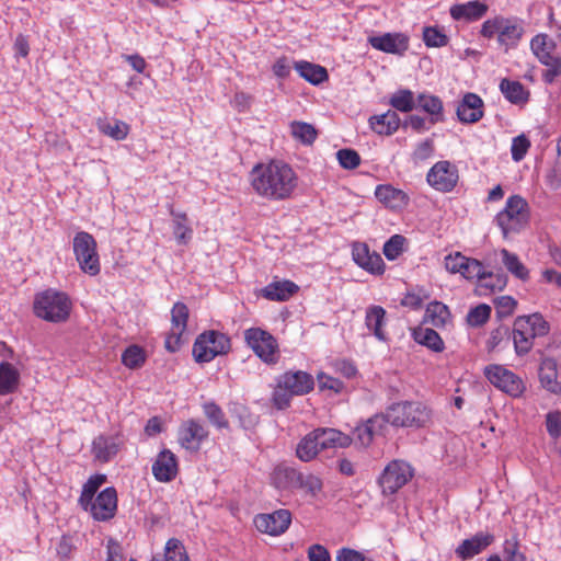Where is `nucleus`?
Instances as JSON below:
<instances>
[{"label": "nucleus", "instance_id": "37", "mask_svg": "<svg viewBox=\"0 0 561 561\" xmlns=\"http://www.w3.org/2000/svg\"><path fill=\"white\" fill-rule=\"evenodd\" d=\"M412 336L416 343L426 346L435 353H440L445 350L443 339L434 329L419 327L413 330Z\"/></svg>", "mask_w": 561, "mask_h": 561}, {"label": "nucleus", "instance_id": "9", "mask_svg": "<svg viewBox=\"0 0 561 561\" xmlns=\"http://www.w3.org/2000/svg\"><path fill=\"white\" fill-rule=\"evenodd\" d=\"M414 477V468L401 459L391 460L381 471L377 483L383 496L398 493Z\"/></svg>", "mask_w": 561, "mask_h": 561}, {"label": "nucleus", "instance_id": "39", "mask_svg": "<svg viewBox=\"0 0 561 561\" xmlns=\"http://www.w3.org/2000/svg\"><path fill=\"white\" fill-rule=\"evenodd\" d=\"M295 68L299 76L313 85H319L329 79L328 71L324 67L309 61H298Z\"/></svg>", "mask_w": 561, "mask_h": 561}, {"label": "nucleus", "instance_id": "59", "mask_svg": "<svg viewBox=\"0 0 561 561\" xmlns=\"http://www.w3.org/2000/svg\"><path fill=\"white\" fill-rule=\"evenodd\" d=\"M463 268H461L460 273L466 279H474L479 280L481 277L484 266L483 264L473 257H465V262L462 264Z\"/></svg>", "mask_w": 561, "mask_h": 561}, {"label": "nucleus", "instance_id": "38", "mask_svg": "<svg viewBox=\"0 0 561 561\" xmlns=\"http://www.w3.org/2000/svg\"><path fill=\"white\" fill-rule=\"evenodd\" d=\"M300 473L295 468L279 465L274 468L271 478L277 489L285 490L297 486Z\"/></svg>", "mask_w": 561, "mask_h": 561}, {"label": "nucleus", "instance_id": "34", "mask_svg": "<svg viewBox=\"0 0 561 561\" xmlns=\"http://www.w3.org/2000/svg\"><path fill=\"white\" fill-rule=\"evenodd\" d=\"M298 290L291 280L273 282L261 289V296L271 301H286Z\"/></svg>", "mask_w": 561, "mask_h": 561}, {"label": "nucleus", "instance_id": "49", "mask_svg": "<svg viewBox=\"0 0 561 561\" xmlns=\"http://www.w3.org/2000/svg\"><path fill=\"white\" fill-rule=\"evenodd\" d=\"M99 129L102 134L115 139L124 140L129 134V125L123 121L102 122L99 124Z\"/></svg>", "mask_w": 561, "mask_h": 561}, {"label": "nucleus", "instance_id": "30", "mask_svg": "<svg viewBox=\"0 0 561 561\" xmlns=\"http://www.w3.org/2000/svg\"><path fill=\"white\" fill-rule=\"evenodd\" d=\"M169 213L172 217V231L178 244H188L193 238V229L187 214L175 210L173 205H169Z\"/></svg>", "mask_w": 561, "mask_h": 561}, {"label": "nucleus", "instance_id": "54", "mask_svg": "<svg viewBox=\"0 0 561 561\" xmlns=\"http://www.w3.org/2000/svg\"><path fill=\"white\" fill-rule=\"evenodd\" d=\"M296 488L305 490L306 494L311 497H317L318 494L322 491L323 482L319 477L314 474L300 473Z\"/></svg>", "mask_w": 561, "mask_h": 561}, {"label": "nucleus", "instance_id": "10", "mask_svg": "<svg viewBox=\"0 0 561 561\" xmlns=\"http://www.w3.org/2000/svg\"><path fill=\"white\" fill-rule=\"evenodd\" d=\"M73 252L82 272L95 276L101 271L98 245L93 236L79 231L73 238Z\"/></svg>", "mask_w": 561, "mask_h": 561}, {"label": "nucleus", "instance_id": "40", "mask_svg": "<svg viewBox=\"0 0 561 561\" xmlns=\"http://www.w3.org/2000/svg\"><path fill=\"white\" fill-rule=\"evenodd\" d=\"M450 318V311L448 307L440 301H432L427 305L424 322H427L436 328H443Z\"/></svg>", "mask_w": 561, "mask_h": 561}, {"label": "nucleus", "instance_id": "25", "mask_svg": "<svg viewBox=\"0 0 561 561\" xmlns=\"http://www.w3.org/2000/svg\"><path fill=\"white\" fill-rule=\"evenodd\" d=\"M488 10L489 5L485 2L472 0L466 3L451 5L449 14L455 21L470 23L482 19L486 14Z\"/></svg>", "mask_w": 561, "mask_h": 561}, {"label": "nucleus", "instance_id": "43", "mask_svg": "<svg viewBox=\"0 0 561 561\" xmlns=\"http://www.w3.org/2000/svg\"><path fill=\"white\" fill-rule=\"evenodd\" d=\"M313 435L314 432L312 431L301 438L297 445L296 455L301 461H311L321 450L320 445L318 444V438Z\"/></svg>", "mask_w": 561, "mask_h": 561}, {"label": "nucleus", "instance_id": "20", "mask_svg": "<svg viewBox=\"0 0 561 561\" xmlns=\"http://www.w3.org/2000/svg\"><path fill=\"white\" fill-rule=\"evenodd\" d=\"M494 540L493 534L479 531L472 537L462 540L456 548L455 553L461 560H469L490 547Z\"/></svg>", "mask_w": 561, "mask_h": 561}, {"label": "nucleus", "instance_id": "13", "mask_svg": "<svg viewBox=\"0 0 561 561\" xmlns=\"http://www.w3.org/2000/svg\"><path fill=\"white\" fill-rule=\"evenodd\" d=\"M459 181V170L448 160H440L433 164L426 174L427 184L437 192L449 193L454 191Z\"/></svg>", "mask_w": 561, "mask_h": 561}, {"label": "nucleus", "instance_id": "6", "mask_svg": "<svg viewBox=\"0 0 561 561\" xmlns=\"http://www.w3.org/2000/svg\"><path fill=\"white\" fill-rule=\"evenodd\" d=\"M386 426L423 427L431 419L430 410L421 402L402 401L392 404L382 414Z\"/></svg>", "mask_w": 561, "mask_h": 561}, {"label": "nucleus", "instance_id": "4", "mask_svg": "<svg viewBox=\"0 0 561 561\" xmlns=\"http://www.w3.org/2000/svg\"><path fill=\"white\" fill-rule=\"evenodd\" d=\"M549 331V323L538 312L517 317L512 331L516 354L518 356L528 354L534 346L535 339L546 336Z\"/></svg>", "mask_w": 561, "mask_h": 561}, {"label": "nucleus", "instance_id": "48", "mask_svg": "<svg viewBox=\"0 0 561 561\" xmlns=\"http://www.w3.org/2000/svg\"><path fill=\"white\" fill-rule=\"evenodd\" d=\"M146 353L138 345L128 346L122 354V363L129 369L140 368L146 362Z\"/></svg>", "mask_w": 561, "mask_h": 561}, {"label": "nucleus", "instance_id": "55", "mask_svg": "<svg viewBox=\"0 0 561 561\" xmlns=\"http://www.w3.org/2000/svg\"><path fill=\"white\" fill-rule=\"evenodd\" d=\"M491 316V307L486 304H481L471 308L467 314V322L473 328H478L488 322Z\"/></svg>", "mask_w": 561, "mask_h": 561}, {"label": "nucleus", "instance_id": "8", "mask_svg": "<svg viewBox=\"0 0 561 561\" xmlns=\"http://www.w3.org/2000/svg\"><path fill=\"white\" fill-rule=\"evenodd\" d=\"M528 220V204L519 195L510 196L506 201L505 208L495 217V221L505 238H507L510 233L519 232L526 227Z\"/></svg>", "mask_w": 561, "mask_h": 561}, {"label": "nucleus", "instance_id": "46", "mask_svg": "<svg viewBox=\"0 0 561 561\" xmlns=\"http://www.w3.org/2000/svg\"><path fill=\"white\" fill-rule=\"evenodd\" d=\"M229 412L233 417H237L240 426L244 430L254 427L259 417L253 414L248 407L242 403L233 402L229 405Z\"/></svg>", "mask_w": 561, "mask_h": 561}, {"label": "nucleus", "instance_id": "33", "mask_svg": "<svg viewBox=\"0 0 561 561\" xmlns=\"http://www.w3.org/2000/svg\"><path fill=\"white\" fill-rule=\"evenodd\" d=\"M401 125V119L396 111L388 110L381 115H374L369 118L370 128L385 136L394 134Z\"/></svg>", "mask_w": 561, "mask_h": 561}, {"label": "nucleus", "instance_id": "17", "mask_svg": "<svg viewBox=\"0 0 561 561\" xmlns=\"http://www.w3.org/2000/svg\"><path fill=\"white\" fill-rule=\"evenodd\" d=\"M387 430L382 414H375L353 430L351 436L352 443L367 448L371 445L375 437L385 436Z\"/></svg>", "mask_w": 561, "mask_h": 561}, {"label": "nucleus", "instance_id": "61", "mask_svg": "<svg viewBox=\"0 0 561 561\" xmlns=\"http://www.w3.org/2000/svg\"><path fill=\"white\" fill-rule=\"evenodd\" d=\"M511 337V332L508 327L500 325L496 329L492 330L490 333V337L486 342V347L489 352L494 351L496 347L501 345L503 341L508 343Z\"/></svg>", "mask_w": 561, "mask_h": 561}, {"label": "nucleus", "instance_id": "36", "mask_svg": "<svg viewBox=\"0 0 561 561\" xmlns=\"http://www.w3.org/2000/svg\"><path fill=\"white\" fill-rule=\"evenodd\" d=\"M20 385V371L9 362L0 363V396L16 392Z\"/></svg>", "mask_w": 561, "mask_h": 561}, {"label": "nucleus", "instance_id": "24", "mask_svg": "<svg viewBox=\"0 0 561 561\" xmlns=\"http://www.w3.org/2000/svg\"><path fill=\"white\" fill-rule=\"evenodd\" d=\"M387 325V311L383 307L371 305L366 308L365 327L368 332L380 342H388L389 336L385 330Z\"/></svg>", "mask_w": 561, "mask_h": 561}, {"label": "nucleus", "instance_id": "12", "mask_svg": "<svg viewBox=\"0 0 561 561\" xmlns=\"http://www.w3.org/2000/svg\"><path fill=\"white\" fill-rule=\"evenodd\" d=\"M484 376L491 385L512 398L522 397L526 390L524 380L502 365L491 364L485 366Z\"/></svg>", "mask_w": 561, "mask_h": 561}, {"label": "nucleus", "instance_id": "22", "mask_svg": "<svg viewBox=\"0 0 561 561\" xmlns=\"http://www.w3.org/2000/svg\"><path fill=\"white\" fill-rule=\"evenodd\" d=\"M483 100L476 93L468 92L459 102L456 114L463 124H473L483 117Z\"/></svg>", "mask_w": 561, "mask_h": 561}, {"label": "nucleus", "instance_id": "2", "mask_svg": "<svg viewBox=\"0 0 561 561\" xmlns=\"http://www.w3.org/2000/svg\"><path fill=\"white\" fill-rule=\"evenodd\" d=\"M314 388L313 376L304 370H287L275 379L271 402L279 411L290 407L294 397L308 394Z\"/></svg>", "mask_w": 561, "mask_h": 561}, {"label": "nucleus", "instance_id": "50", "mask_svg": "<svg viewBox=\"0 0 561 561\" xmlns=\"http://www.w3.org/2000/svg\"><path fill=\"white\" fill-rule=\"evenodd\" d=\"M525 550L526 548L519 543L516 536L505 539L503 543L504 561H527Z\"/></svg>", "mask_w": 561, "mask_h": 561}, {"label": "nucleus", "instance_id": "56", "mask_svg": "<svg viewBox=\"0 0 561 561\" xmlns=\"http://www.w3.org/2000/svg\"><path fill=\"white\" fill-rule=\"evenodd\" d=\"M405 242V238L401 234H393L389 240H387L383 244V254L389 261H393L399 257V255L403 252V245Z\"/></svg>", "mask_w": 561, "mask_h": 561}, {"label": "nucleus", "instance_id": "7", "mask_svg": "<svg viewBox=\"0 0 561 561\" xmlns=\"http://www.w3.org/2000/svg\"><path fill=\"white\" fill-rule=\"evenodd\" d=\"M231 350L230 337L217 330H208L198 334L193 344V356L196 363L211 362L219 355H226Z\"/></svg>", "mask_w": 561, "mask_h": 561}, {"label": "nucleus", "instance_id": "63", "mask_svg": "<svg viewBox=\"0 0 561 561\" xmlns=\"http://www.w3.org/2000/svg\"><path fill=\"white\" fill-rule=\"evenodd\" d=\"M546 428L549 436L558 439L561 436V412L552 411L546 415Z\"/></svg>", "mask_w": 561, "mask_h": 561}, {"label": "nucleus", "instance_id": "3", "mask_svg": "<svg viewBox=\"0 0 561 561\" xmlns=\"http://www.w3.org/2000/svg\"><path fill=\"white\" fill-rule=\"evenodd\" d=\"M69 296L54 288H47L35 294L33 300L34 314L47 322L61 323L69 319L71 311Z\"/></svg>", "mask_w": 561, "mask_h": 561}, {"label": "nucleus", "instance_id": "27", "mask_svg": "<svg viewBox=\"0 0 561 561\" xmlns=\"http://www.w3.org/2000/svg\"><path fill=\"white\" fill-rule=\"evenodd\" d=\"M375 196L380 203L391 209L403 208L410 202V197L405 192L390 184L378 185L375 190Z\"/></svg>", "mask_w": 561, "mask_h": 561}, {"label": "nucleus", "instance_id": "41", "mask_svg": "<svg viewBox=\"0 0 561 561\" xmlns=\"http://www.w3.org/2000/svg\"><path fill=\"white\" fill-rule=\"evenodd\" d=\"M502 263L506 270L520 280H527L529 278L528 268L522 263L517 254L510 252L506 249L501 250Z\"/></svg>", "mask_w": 561, "mask_h": 561}, {"label": "nucleus", "instance_id": "29", "mask_svg": "<svg viewBox=\"0 0 561 561\" xmlns=\"http://www.w3.org/2000/svg\"><path fill=\"white\" fill-rule=\"evenodd\" d=\"M416 108L430 115L431 125L445 122L443 101L433 94L420 93L416 98Z\"/></svg>", "mask_w": 561, "mask_h": 561}, {"label": "nucleus", "instance_id": "23", "mask_svg": "<svg viewBox=\"0 0 561 561\" xmlns=\"http://www.w3.org/2000/svg\"><path fill=\"white\" fill-rule=\"evenodd\" d=\"M178 470V458L170 449L161 450L152 463V474L159 482L172 481L175 479Z\"/></svg>", "mask_w": 561, "mask_h": 561}, {"label": "nucleus", "instance_id": "51", "mask_svg": "<svg viewBox=\"0 0 561 561\" xmlns=\"http://www.w3.org/2000/svg\"><path fill=\"white\" fill-rule=\"evenodd\" d=\"M163 561H190L183 542L178 538H170L165 543Z\"/></svg>", "mask_w": 561, "mask_h": 561}, {"label": "nucleus", "instance_id": "44", "mask_svg": "<svg viewBox=\"0 0 561 561\" xmlns=\"http://www.w3.org/2000/svg\"><path fill=\"white\" fill-rule=\"evenodd\" d=\"M389 104L399 112L409 113L415 108L416 99L409 89L397 90L389 99Z\"/></svg>", "mask_w": 561, "mask_h": 561}, {"label": "nucleus", "instance_id": "28", "mask_svg": "<svg viewBox=\"0 0 561 561\" xmlns=\"http://www.w3.org/2000/svg\"><path fill=\"white\" fill-rule=\"evenodd\" d=\"M313 436L318 438L321 450L335 447L346 448L352 444L350 435L335 428L320 427L313 430Z\"/></svg>", "mask_w": 561, "mask_h": 561}, {"label": "nucleus", "instance_id": "47", "mask_svg": "<svg viewBox=\"0 0 561 561\" xmlns=\"http://www.w3.org/2000/svg\"><path fill=\"white\" fill-rule=\"evenodd\" d=\"M203 412L207 420L218 430L228 428L229 422L222 409L215 402L208 401L203 404Z\"/></svg>", "mask_w": 561, "mask_h": 561}, {"label": "nucleus", "instance_id": "18", "mask_svg": "<svg viewBox=\"0 0 561 561\" xmlns=\"http://www.w3.org/2000/svg\"><path fill=\"white\" fill-rule=\"evenodd\" d=\"M367 42L379 51L398 56H403L410 45L409 36L401 32L371 35Z\"/></svg>", "mask_w": 561, "mask_h": 561}, {"label": "nucleus", "instance_id": "31", "mask_svg": "<svg viewBox=\"0 0 561 561\" xmlns=\"http://www.w3.org/2000/svg\"><path fill=\"white\" fill-rule=\"evenodd\" d=\"M530 49L542 65L561 59L554 55L556 43L546 34H537L530 41Z\"/></svg>", "mask_w": 561, "mask_h": 561}, {"label": "nucleus", "instance_id": "57", "mask_svg": "<svg viewBox=\"0 0 561 561\" xmlns=\"http://www.w3.org/2000/svg\"><path fill=\"white\" fill-rule=\"evenodd\" d=\"M517 301L512 296H501L494 299L495 313L499 319L514 313Z\"/></svg>", "mask_w": 561, "mask_h": 561}, {"label": "nucleus", "instance_id": "1", "mask_svg": "<svg viewBox=\"0 0 561 561\" xmlns=\"http://www.w3.org/2000/svg\"><path fill=\"white\" fill-rule=\"evenodd\" d=\"M253 192L268 202L289 199L298 185L294 169L282 160L255 164L249 174Z\"/></svg>", "mask_w": 561, "mask_h": 561}, {"label": "nucleus", "instance_id": "5", "mask_svg": "<svg viewBox=\"0 0 561 561\" xmlns=\"http://www.w3.org/2000/svg\"><path fill=\"white\" fill-rule=\"evenodd\" d=\"M480 35L488 39L496 36L499 47L507 53L518 46L524 35V27L516 18L496 15L482 23Z\"/></svg>", "mask_w": 561, "mask_h": 561}, {"label": "nucleus", "instance_id": "14", "mask_svg": "<svg viewBox=\"0 0 561 561\" xmlns=\"http://www.w3.org/2000/svg\"><path fill=\"white\" fill-rule=\"evenodd\" d=\"M89 512L93 519L98 522H107L112 519L117 512V492L114 486L105 488L101 491L89 505L81 506Z\"/></svg>", "mask_w": 561, "mask_h": 561}, {"label": "nucleus", "instance_id": "62", "mask_svg": "<svg viewBox=\"0 0 561 561\" xmlns=\"http://www.w3.org/2000/svg\"><path fill=\"white\" fill-rule=\"evenodd\" d=\"M529 148L530 141L525 135L514 137L511 147L513 160L516 162L523 160Z\"/></svg>", "mask_w": 561, "mask_h": 561}, {"label": "nucleus", "instance_id": "19", "mask_svg": "<svg viewBox=\"0 0 561 561\" xmlns=\"http://www.w3.org/2000/svg\"><path fill=\"white\" fill-rule=\"evenodd\" d=\"M352 256L354 262L374 275H381L385 272V262L381 255L375 251L370 252L368 245L362 242H355L352 247Z\"/></svg>", "mask_w": 561, "mask_h": 561}, {"label": "nucleus", "instance_id": "53", "mask_svg": "<svg viewBox=\"0 0 561 561\" xmlns=\"http://www.w3.org/2000/svg\"><path fill=\"white\" fill-rule=\"evenodd\" d=\"M188 308L184 302L178 301L171 310V323L173 330L186 331L188 321Z\"/></svg>", "mask_w": 561, "mask_h": 561}, {"label": "nucleus", "instance_id": "60", "mask_svg": "<svg viewBox=\"0 0 561 561\" xmlns=\"http://www.w3.org/2000/svg\"><path fill=\"white\" fill-rule=\"evenodd\" d=\"M434 140L432 138H426L416 145L412 153V160L414 163L423 162L430 159L434 154Z\"/></svg>", "mask_w": 561, "mask_h": 561}, {"label": "nucleus", "instance_id": "52", "mask_svg": "<svg viewBox=\"0 0 561 561\" xmlns=\"http://www.w3.org/2000/svg\"><path fill=\"white\" fill-rule=\"evenodd\" d=\"M423 41L427 47H444L448 44V36L437 26H425Z\"/></svg>", "mask_w": 561, "mask_h": 561}, {"label": "nucleus", "instance_id": "58", "mask_svg": "<svg viewBox=\"0 0 561 561\" xmlns=\"http://www.w3.org/2000/svg\"><path fill=\"white\" fill-rule=\"evenodd\" d=\"M340 165L346 170L356 169L360 164V156L354 149H340L336 152Z\"/></svg>", "mask_w": 561, "mask_h": 561}, {"label": "nucleus", "instance_id": "11", "mask_svg": "<svg viewBox=\"0 0 561 561\" xmlns=\"http://www.w3.org/2000/svg\"><path fill=\"white\" fill-rule=\"evenodd\" d=\"M244 341L254 354L266 364H276L279 358L277 340L266 330L250 328L244 331Z\"/></svg>", "mask_w": 561, "mask_h": 561}, {"label": "nucleus", "instance_id": "42", "mask_svg": "<svg viewBox=\"0 0 561 561\" xmlns=\"http://www.w3.org/2000/svg\"><path fill=\"white\" fill-rule=\"evenodd\" d=\"M290 134L296 140L306 146H311L318 138V130L313 125L299 121L290 123Z\"/></svg>", "mask_w": 561, "mask_h": 561}, {"label": "nucleus", "instance_id": "64", "mask_svg": "<svg viewBox=\"0 0 561 561\" xmlns=\"http://www.w3.org/2000/svg\"><path fill=\"white\" fill-rule=\"evenodd\" d=\"M336 561H374L366 557L363 552L352 548L343 547L336 552Z\"/></svg>", "mask_w": 561, "mask_h": 561}, {"label": "nucleus", "instance_id": "16", "mask_svg": "<svg viewBox=\"0 0 561 561\" xmlns=\"http://www.w3.org/2000/svg\"><path fill=\"white\" fill-rule=\"evenodd\" d=\"M291 524V513L280 508L270 514H259L254 517V525L260 533L270 536L284 534Z\"/></svg>", "mask_w": 561, "mask_h": 561}, {"label": "nucleus", "instance_id": "26", "mask_svg": "<svg viewBox=\"0 0 561 561\" xmlns=\"http://www.w3.org/2000/svg\"><path fill=\"white\" fill-rule=\"evenodd\" d=\"M558 363L553 357H542L538 366V379L540 387L549 393L557 394L558 380Z\"/></svg>", "mask_w": 561, "mask_h": 561}, {"label": "nucleus", "instance_id": "15", "mask_svg": "<svg viewBox=\"0 0 561 561\" xmlns=\"http://www.w3.org/2000/svg\"><path fill=\"white\" fill-rule=\"evenodd\" d=\"M209 436L207 427L196 419L184 421L178 431V442L186 450L197 453Z\"/></svg>", "mask_w": 561, "mask_h": 561}, {"label": "nucleus", "instance_id": "32", "mask_svg": "<svg viewBox=\"0 0 561 561\" xmlns=\"http://www.w3.org/2000/svg\"><path fill=\"white\" fill-rule=\"evenodd\" d=\"M507 284V276L499 271L496 273L483 271L476 287L479 296H489L496 290H503Z\"/></svg>", "mask_w": 561, "mask_h": 561}, {"label": "nucleus", "instance_id": "35", "mask_svg": "<svg viewBox=\"0 0 561 561\" xmlns=\"http://www.w3.org/2000/svg\"><path fill=\"white\" fill-rule=\"evenodd\" d=\"M499 88L504 98L512 104L523 105L529 100L530 92L517 80L504 78L501 80Z\"/></svg>", "mask_w": 561, "mask_h": 561}, {"label": "nucleus", "instance_id": "21", "mask_svg": "<svg viewBox=\"0 0 561 561\" xmlns=\"http://www.w3.org/2000/svg\"><path fill=\"white\" fill-rule=\"evenodd\" d=\"M123 439L119 434L99 435L92 442V454L100 462L111 461L121 450Z\"/></svg>", "mask_w": 561, "mask_h": 561}, {"label": "nucleus", "instance_id": "45", "mask_svg": "<svg viewBox=\"0 0 561 561\" xmlns=\"http://www.w3.org/2000/svg\"><path fill=\"white\" fill-rule=\"evenodd\" d=\"M105 481L106 476L101 473L93 474L88 479L82 486V491L78 500L80 507L90 504V501L95 497L98 490L105 483Z\"/></svg>", "mask_w": 561, "mask_h": 561}]
</instances>
